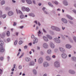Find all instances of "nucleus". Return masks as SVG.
<instances>
[{
  "mask_svg": "<svg viewBox=\"0 0 76 76\" xmlns=\"http://www.w3.org/2000/svg\"><path fill=\"white\" fill-rule=\"evenodd\" d=\"M26 1L27 3L28 4H32V1L31 0H26Z\"/></svg>",
  "mask_w": 76,
  "mask_h": 76,
  "instance_id": "nucleus-23",
  "label": "nucleus"
},
{
  "mask_svg": "<svg viewBox=\"0 0 76 76\" xmlns=\"http://www.w3.org/2000/svg\"><path fill=\"white\" fill-rule=\"evenodd\" d=\"M72 12L74 13H75V14H76V10L74 9L72 10Z\"/></svg>",
  "mask_w": 76,
  "mask_h": 76,
  "instance_id": "nucleus-49",
  "label": "nucleus"
},
{
  "mask_svg": "<svg viewBox=\"0 0 76 76\" xmlns=\"http://www.w3.org/2000/svg\"><path fill=\"white\" fill-rule=\"evenodd\" d=\"M52 3H54V4H55L56 5H57L58 4V2L57 1H55L54 2L53 1H52Z\"/></svg>",
  "mask_w": 76,
  "mask_h": 76,
  "instance_id": "nucleus-34",
  "label": "nucleus"
},
{
  "mask_svg": "<svg viewBox=\"0 0 76 76\" xmlns=\"http://www.w3.org/2000/svg\"><path fill=\"white\" fill-rule=\"evenodd\" d=\"M40 54L41 55H44V52H43L41 51L40 52Z\"/></svg>",
  "mask_w": 76,
  "mask_h": 76,
  "instance_id": "nucleus-60",
  "label": "nucleus"
},
{
  "mask_svg": "<svg viewBox=\"0 0 76 76\" xmlns=\"http://www.w3.org/2000/svg\"><path fill=\"white\" fill-rule=\"evenodd\" d=\"M0 18H2V11H0Z\"/></svg>",
  "mask_w": 76,
  "mask_h": 76,
  "instance_id": "nucleus-41",
  "label": "nucleus"
},
{
  "mask_svg": "<svg viewBox=\"0 0 76 76\" xmlns=\"http://www.w3.org/2000/svg\"><path fill=\"white\" fill-rule=\"evenodd\" d=\"M30 66H34L35 65V62L34 61H31L30 62L29 64Z\"/></svg>",
  "mask_w": 76,
  "mask_h": 76,
  "instance_id": "nucleus-9",
  "label": "nucleus"
},
{
  "mask_svg": "<svg viewBox=\"0 0 76 76\" xmlns=\"http://www.w3.org/2000/svg\"><path fill=\"white\" fill-rule=\"evenodd\" d=\"M42 10L45 14H46V15H48V12L47 11V9H46L45 7H43L42 8Z\"/></svg>",
  "mask_w": 76,
  "mask_h": 76,
  "instance_id": "nucleus-7",
  "label": "nucleus"
},
{
  "mask_svg": "<svg viewBox=\"0 0 76 76\" xmlns=\"http://www.w3.org/2000/svg\"><path fill=\"white\" fill-rule=\"evenodd\" d=\"M62 57V58L66 59L67 58V55L65 53H63L61 54Z\"/></svg>",
  "mask_w": 76,
  "mask_h": 76,
  "instance_id": "nucleus-13",
  "label": "nucleus"
},
{
  "mask_svg": "<svg viewBox=\"0 0 76 76\" xmlns=\"http://www.w3.org/2000/svg\"><path fill=\"white\" fill-rule=\"evenodd\" d=\"M18 13H20V14H21V15H22V14H23L22 12H21V11H20V10H18Z\"/></svg>",
  "mask_w": 76,
  "mask_h": 76,
  "instance_id": "nucleus-52",
  "label": "nucleus"
},
{
  "mask_svg": "<svg viewBox=\"0 0 76 76\" xmlns=\"http://www.w3.org/2000/svg\"><path fill=\"white\" fill-rule=\"evenodd\" d=\"M20 19H23V18H25V16H24L23 14H22L20 15Z\"/></svg>",
  "mask_w": 76,
  "mask_h": 76,
  "instance_id": "nucleus-27",
  "label": "nucleus"
},
{
  "mask_svg": "<svg viewBox=\"0 0 76 76\" xmlns=\"http://www.w3.org/2000/svg\"><path fill=\"white\" fill-rule=\"evenodd\" d=\"M52 57L53 58H56V56L54 55H53Z\"/></svg>",
  "mask_w": 76,
  "mask_h": 76,
  "instance_id": "nucleus-56",
  "label": "nucleus"
},
{
  "mask_svg": "<svg viewBox=\"0 0 76 76\" xmlns=\"http://www.w3.org/2000/svg\"><path fill=\"white\" fill-rule=\"evenodd\" d=\"M45 59L46 60L48 61H50L51 60V57H50V56H48L46 57Z\"/></svg>",
  "mask_w": 76,
  "mask_h": 76,
  "instance_id": "nucleus-11",
  "label": "nucleus"
},
{
  "mask_svg": "<svg viewBox=\"0 0 76 76\" xmlns=\"http://www.w3.org/2000/svg\"><path fill=\"white\" fill-rule=\"evenodd\" d=\"M23 55H24V54L22 53V54L21 55V56H20L19 57V58H22V57L23 56Z\"/></svg>",
  "mask_w": 76,
  "mask_h": 76,
  "instance_id": "nucleus-46",
  "label": "nucleus"
},
{
  "mask_svg": "<svg viewBox=\"0 0 76 76\" xmlns=\"http://www.w3.org/2000/svg\"><path fill=\"white\" fill-rule=\"evenodd\" d=\"M16 22H14V24H13V26H16Z\"/></svg>",
  "mask_w": 76,
  "mask_h": 76,
  "instance_id": "nucleus-57",
  "label": "nucleus"
},
{
  "mask_svg": "<svg viewBox=\"0 0 76 76\" xmlns=\"http://www.w3.org/2000/svg\"><path fill=\"white\" fill-rule=\"evenodd\" d=\"M61 20L62 22H63L64 23L66 24L67 23V20L65 18H62Z\"/></svg>",
  "mask_w": 76,
  "mask_h": 76,
  "instance_id": "nucleus-14",
  "label": "nucleus"
},
{
  "mask_svg": "<svg viewBox=\"0 0 76 76\" xmlns=\"http://www.w3.org/2000/svg\"><path fill=\"white\" fill-rule=\"evenodd\" d=\"M33 73L34 75H36L37 72V71L36 70L34 69L33 71Z\"/></svg>",
  "mask_w": 76,
  "mask_h": 76,
  "instance_id": "nucleus-31",
  "label": "nucleus"
},
{
  "mask_svg": "<svg viewBox=\"0 0 76 76\" xmlns=\"http://www.w3.org/2000/svg\"><path fill=\"white\" fill-rule=\"evenodd\" d=\"M7 16V15L6 14H4L2 15V18H3V19H4V18H6Z\"/></svg>",
  "mask_w": 76,
  "mask_h": 76,
  "instance_id": "nucleus-35",
  "label": "nucleus"
},
{
  "mask_svg": "<svg viewBox=\"0 0 76 76\" xmlns=\"http://www.w3.org/2000/svg\"><path fill=\"white\" fill-rule=\"evenodd\" d=\"M10 7H6L5 8V10L6 11H8L9 10H10Z\"/></svg>",
  "mask_w": 76,
  "mask_h": 76,
  "instance_id": "nucleus-32",
  "label": "nucleus"
},
{
  "mask_svg": "<svg viewBox=\"0 0 76 76\" xmlns=\"http://www.w3.org/2000/svg\"><path fill=\"white\" fill-rule=\"evenodd\" d=\"M60 66V64L59 61H56L54 63V67L56 68H58Z\"/></svg>",
  "mask_w": 76,
  "mask_h": 76,
  "instance_id": "nucleus-1",
  "label": "nucleus"
},
{
  "mask_svg": "<svg viewBox=\"0 0 76 76\" xmlns=\"http://www.w3.org/2000/svg\"><path fill=\"white\" fill-rule=\"evenodd\" d=\"M50 32L51 34H52V35H53L54 34V32L52 31H50Z\"/></svg>",
  "mask_w": 76,
  "mask_h": 76,
  "instance_id": "nucleus-51",
  "label": "nucleus"
},
{
  "mask_svg": "<svg viewBox=\"0 0 76 76\" xmlns=\"http://www.w3.org/2000/svg\"><path fill=\"white\" fill-rule=\"evenodd\" d=\"M20 29H23V26H20L19 27Z\"/></svg>",
  "mask_w": 76,
  "mask_h": 76,
  "instance_id": "nucleus-58",
  "label": "nucleus"
},
{
  "mask_svg": "<svg viewBox=\"0 0 76 76\" xmlns=\"http://www.w3.org/2000/svg\"><path fill=\"white\" fill-rule=\"evenodd\" d=\"M65 47L67 49H70L72 48V45L69 44H67L66 45Z\"/></svg>",
  "mask_w": 76,
  "mask_h": 76,
  "instance_id": "nucleus-12",
  "label": "nucleus"
},
{
  "mask_svg": "<svg viewBox=\"0 0 76 76\" xmlns=\"http://www.w3.org/2000/svg\"><path fill=\"white\" fill-rule=\"evenodd\" d=\"M43 39L45 41H48V38H47V37L43 36Z\"/></svg>",
  "mask_w": 76,
  "mask_h": 76,
  "instance_id": "nucleus-26",
  "label": "nucleus"
},
{
  "mask_svg": "<svg viewBox=\"0 0 76 76\" xmlns=\"http://www.w3.org/2000/svg\"><path fill=\"white\" fill-rule=\"evenodd\" d=\"M7 14L9 16H12L14 15V12L12 11H10L8 12Z\"/></svg>",
  "mask_w": 76,
  "mask_h": 76,
  "instance_id": "nucleus-5",
  "label": "nucleus"
},
{
  "mask_svg": "<svg viewBox=\"0 0 76 76\" xmlns=\"http://www.w3.org/2000/svg\"><path fill=\"white\" fill-rule=\"evenodd\" d=\"M59 49L60 52H61V53H64L65 51V49L63 48L60 47Z\"/></svg>",
  "mask_w": 76,
  "mask_h": 76,
  "instance_id": "nucleus-16",
  "label": "nucleus"
},
{
  "mask_svg": "<svg viewBox=\"0 0 76 76\" xmlns=\"http://www.w3.org/2000/svg\"><path fill=\"white\" fill-rule=\"evenodd\" d=\"M1 38H4V37H5V34L3 33L1 35Z\"/></svg>",
  "mask_w": 76,
  "mask_h": 76,
  "instance_id": "nucleus-36",
  "label": "nucleus"
},
{
  "mask_svg": "<svg viewBox=\"0 0 76 76\" xmlns=\"http://www.w3.org/2000/svg\"><path fill=\"white\" fill-rule=\"evenodd\" d=\"M17 43H18V41L15 40L14 42V45H17Z\"/></svg>",
  "mask_w": 76,
  "mask_h": 76,
  "instance_id": "nucleus-45",
  "label": "nucleus"
},
{
  "mask_svg": "<svg viewBox=\"0 0 76 76\" xmlns=\"http://www.w3.org/2000/svg\"><path fill=\"white\" fill-rule=\"evenodd\" d=\"M29 16H32V17H35V14L33 13H30L28 14Z\"/></svg>",
  "mask_w": 76,
  "mask_h": 76,
  "instance_id": "nucleus-25",
  "label": "nucleus"
},
{
  "mask_svg": "<svg viewBox=\"0 0 76 76\" xmlns=\"http://www.w3.org/2000/svg\"><path fill=\"white\" fill-rule=\"evenodd\" d=\"M47 52L48 54H51L52 53L51 50V49H49L48 50Z\"/></svg>",
  "mask_w": 76,
  "mask_h": 76,
  "instance_id": "nucleus-28",
  "label": "nucleus"
},
{
  "mask_svg": "<svg viewBox=\"0 0 76 76\" xmlns=\"http://www.w3.org/2000/svg\"><path fill=\"white\" fill-rule=\"evenodd\" d=\"M22 41H20L19 42V45H21L22 44Z\"/></svg>",
  "mask_w": 76,
  "mask_h": 76,
  "instance_id": "nucleus-50",
  "label": "nucleus"
},
{
  "mask_svg": "<svg viewBox=\"0 0 76 76\" xmlns=\"http://www.w3.org/2000/svg\"><path fill=\"white\" fill-rule=\"evenodd\" d=\"M39 29V27H38V26H37L36 27L35 30L36 31H37Z\"/></svg>",
  "mask_w": 76,
  "mask_h": 76,
  "instance_id": "nucleus-44",
  "label": "nucleus"
},
{
  "mask_svg": "<svg viewBox=\"0 0 76 76\" xmlns=\"http://www.w3.org/2000/svg\"><path fill=\"white\" fill-rule=\"evenodd\" d=\"M34 41H35V42L37 43V42H38V39L37 38H34Z\"/></svg>",
  "mask_w": 76,
  "mask_h": 76,
  "instance_id": "nucleus-39",
  "label": "nucleus"
},
{
  "mask_svg": "<svg viewBox=\"0 0 76 76\" xmlns=\"http://www.w3.org/2000/svg\"><path fill=\"white\" fill-rule=\"evenodd\" d=\"M7 59L8 60V61H9V59H10V57L8 56L7 57Z\"/></svg>",
  "mask_w": 76,
  "mask_h": 76,
  "instance_id": "nucleus-59",
  "label": "nucleus"
},
{
  "mask_svg": "<svg viewBox=\"0 0 76 76\" xmlns=\"http://www.w3.org/2000/svg\"><path fill=\"white\" fill-rule=\"evenodd\" d=\"M26 11L27 12H29L30 11V9L28 7H26Z\"/></svg>",
  "mask_w": 76,
  "mask_h": 76,
  "instance_id": "nucleus-37",
  "label": "nucleus"
},
{
  "mask_svg": "<svg viewBox=\"0 0 76 76\" xmlns=\"http://www.w3.org/2000/svg\"><path fill=\"white\" fill-rule=\"evenodd\" d=\"M6 3V2L4 0H2L0 2V4L1 6H3V5H4V4H5V3Z\"/></svg>",
  "mask_w": 76,
  "mask_h": 76,
  "instance_id": "nucleus-21",
  "label": "nucleus"
},
{
  "mask_svg": "<svg viewBox=\"0 0 76 76\" xmlns=\"http://www.w3.org/2000/svg\"><path fill=\"white\" fill-rule=\"evenodd\" d=\"M34 23H35L36 25H37V24H38V21L37 20H36L34 21Z\"/></svg>",
  "mask_w": 76,
  "mask_h": 76,
  "instance_id": "nucleus-48",
  "label": "nucleus"
},
{
  "mask_svg": "<svg viewBox=\"0 0 76 76\" xmlns=\"http://www.w3.org/2000/svg\"><path fill=\"white\" fill-rule=\"evenodd\" d=\"M15 34L16 35L18 36V34H19V33L18 32H15Z\"/></svg>",
  "mask_w": 76,
  "mask_h": 76,
  "instance_id": "nucleus-63",
  "label": "nucleus"
},
{
  "mask_svg": "<svg viewBox=\"0 0 76 76\" xmlns=\"http://www.w3.org/2000/svg\"><path fill=\"white\" fill-rule=\"evenodd\" d=\"M25 60L26 62H28L31 61V59L28 57H26L25 58Z\"/></svg>",
  "mask_w": 76,
  "mask_h": 76,
  "instance_id": "nucleus-20",
  "label": "nucleus"
},
{
  "mask_svg": "<svg viewBox=\"0 0 76 76\" xmlns=\"http://www.w3.org/2000/svg\"><path fill=\"white\" fill-rule=\"evenodd\" d=\"M68 22L69 23H71V24H73V21H71L70 20H69Z\"/></svg>",
  "mask_w": 76,
  "mask_h": 76,
  "instance_id": "nucleus-43",
  "label": "nucleus"
},
{
  "mask_svg": "<svg viewBox=\"0 0 76 76\" xmlns=\"http://www.w3.org/2000/svg\"><path fill=\"white\" fill-rule=\"evenodd\" d=\"M50 45L51 48H54L55 45H54V44L52 42H50Z\"/></svg>",
  "mask_w": 76,
  "mask_h": 76,
  "instance_id": "nucleus-15",
  "label": "nucleus"
},
{
  "mask_svg": "<svg viewBox=\"0 0 76 76\" xmlns=\"http://www.w3.org/2000/svg\"><path fill=\"white\" fill-rule=\"evenodd\" d=\"M68 73L69 74H71V75H75V74L76 73V72H75V71L72 69H69L68 70Z\"/></svg>",
  "mask_w": 76,
  "mask_h": 76,
  "instance_id": "nucleus-3",
  "label": "nucleus"
},
{
  "mask_svg": "<svg viewBox=\"0 0 76 76\" xmlns=\"http://www.w3.org/2000/svg\"><path fill=\"white\" fill-rule=\"evenodd\" d=\"M66 17L69 19H70V20H73V18L70 16V15H66Z\"/></svg>",
  "mask_w": 76,
  "mask_h": 76,
  "instance_id": "nucleus-19",
  "label": "nucleus"
},
{
  "mask_svg": "<svg viewBox=\"0 0 76 76\" xmlns=\"http://www.w3.org/2000/svg\"><path fill=\"white\" fill-rule=\"evenodd\" d=\"M37 50H39L40 49V48L39 46H37Z\"/></svg>",
  "mask_w": 76,
  "mask_h": 76,
  "instance_id": "nucleus-64",
  "label": "nucleus"
},
{
  "mask_svg": "<svg viewBox=\"0 0 76 76\" xmlns=\"http://www.w3.org/2000/svg\"><path fill=\"white\" fill-rule=\"evenodd\" d=\"M3 72V71H2V69H0V74L1 75V73Z\"/></svg>",
  "mask_w": 76,
  "mask_h": 76,
  "instance_id": "nucleus-55",
  "label": "nucleus"
},
{
  "mask_svg": "<svg viewBox=\"0 0 76 76\" xmlns=\"http://www.w3.org/2000/svg\"><path fill=\"white\" fill-rule=\"evenodd\" d=\"M73 38L74 42H76V37L74 36L73 37Z\"/></svg>",
  "mask_w": 76,
  "mask_h": 76,
  "instance_id": "nucleus-40",
  "label": "nucleus"
},
{
  "mask_svg": "<svg viewBox=\"0 0 76 76\" xmlns=\"http://www.w3.org/2000/svg\"><path fill=\"white\" fill-rule=\"evenodd\" d=\"M46 36L49 39H53L52 36L50 35L49 34L47 35Z\"/></svg>",
  "mask_w": 76,
  "mask_h": 76,
  "instance_id": "nucleus-24",
  "label": "nucleus"
},
{
  "mask_svg": "<svg viewBox=\"0 0 76 76\" xmlns=\"http://www.w3.org/2000/svg\"><path fill=\"white\" fill-rule=\"evenodd\" d=\"M43 62V58L42 57H40L38 60V63L39 64H41Z\"/></svg>",
  "mask_w": 76,
  "mask_h": 76,
  "instance_id": "nucleus-8",
  "label": "nucleus"
},
{
  "mask_svg": "<svg viewBox=\"0 0 76 76\" xmlns=\"http://www.w3.org/2000/svg\"><path fill=\"white\" fill-rule=\"evenodd\" d=\"M22 66H21V65H19L18 66V69H19L20 70L21 69H22Z\"/></svg>",
  "mask_w": 76,
  "mask_h": 76,
  "instance_id": "nucleus-42",
  "label": "nucleus"
},
{
  "mask_svg": "<svg viewBox=\"0 0 76 76\" xmlns=\"http://www.w3.org/2000/svg\"><path fill=\"white\" fill-rule=\"evenodd\" d=\"M43 47L45 49H48V45L47 43H45L43 44Z\"/></svg>",
  "mask_w": 76,
  "mask_h": 76,
  "instance_id": "nucleus-4",
  "label": "nucleus"
},
{
  "mask_svg": "<svg viewBox=\"0 0 76 76\" xmlns=\"http://www.w3.org/2000/svg\"><path fill=\"white\" fill-rule=\"evenodd\" d=\"M62 30H64V29H65V27H64L63 26H62Z\"/></svg>",
  "mask_w": 76,
  "mask_h": 76,
  "instance_id": "nucleus-61",
  "label": "nucleus"
},
{
  "mask_svg": "<svg viewBox=\"0 0 76 76\" xmlns=\"http://www.w3.org/2000/svg\"><path fill=\"white\" fill-rule=\"evenodd\" d=\"M52 13H53L54 14H56V11L54 10H52Z\"/></svg>",
  "mask_w": 76,
  "mask_h": 76,
  "instance_id": "nucleus-54",
  "label": "nucleus"
},
{
  "mask_svg": "<svg viewBox=\"0 0 76 76\" xmlns=\"http://www.w3.org/2000/svg\"><path fill=\"white\" fill-rule=\"evenodd\" d=\"M48 4L49 6H50L52 7H54V6L50 2L48 3Z\"/></svg>",
  "mask_w": 76,
  "mask_h": 76,
  "instance_id": "nucleus-33",
  "label": "nucleus"
},
{
  "mask_svg": "<svg viewBox=\"0 0 76 76\" xmlns=\"http://www.w3.org/2000/svg\"><path fill=\"white\" fill-rule=\"evenodd\" d=\"M21 10L23 12H25L26 10V7H23L21 8Z\"/></svg>",
  "mask_w": 76,
  "mask_h": 76,
  "instance_id": "nucleus-29",
  "label": "nucleus"
},
{
  "mask_svg": "<svg viewBox=\"0 0 76 76\" xmlns=\"http://www.w3.org/2000/svg\"><path fill=\"white\" fill-rule=\"evenodd\" d=\"M24 48L25 49H27V48H28V45H25V46L24 47Z\"/></svg>",
  "mask_w": 76,
  "mask_h": 76,
  "instance_id": "nucleus-47",
  "label": "nucleus"
},
{
  "mask_svg": "<svg viewBox=\"0 0 76 76\" xmlns=\"http://www.w3.org/2000/svg\"><path fill=\"white\" fill-rule=\"evenodd\" d=\"M0 51L1 53H3L4 51V49L3 48V47L0 48Z\"/></svg>",
  "mask_w": 76,
  "mask_h": 76,
  "instance_id": "nucleus-22",
  "label": "nucleus"
},
{
  "mask_svg": "<svg viewBox=\"0 0 76 76\" xmlns=\"http://www.w3.org/2000/svg\"><path fill=\"white\" fill-rule=\"evenodd\" d=\"M51 28L53 30H55L56 31H58V32L60 31V28L56 26H51Z\"/></svg>",
  "mask_w": 76,
  "mask_h": 76,
  "instance_id": "nucleus-2",
  "label": "nucleus"
},
{
  "mask_svg": "<svg viewBox=\"0 0 76 76\" xmlns=\"http://www.w3.org/2000/svg\"><path fill=\"white\" fill-rule=\"evenodd\" d=\"M10 38H8L7 39V42H9V41H10Z\"/></svg>",
  "mask_w": 76,
  "mask_h": 76,
  "instance_id": "nucleus-53",
  "label": "nucleus"
},
{
  "mask_svg": "<svg viewBox=\"0 0 76 76\" xmlns=\"http://www.w3.org/2000/svg\"><path fill=\"white\" fill-rule=\"evenodd\" d=\"M38 24L39 26H41V23H40L39 22H38Z\"/></svg>",
  "mask_w": 76,
  "mask_h": 76,
  "instance_id": "nucleus-62",
  "label": "nucleus"
},
{
  "mask_svg": "<svg viewBox=\"0 0 76 76\" xmlns=\"http://www.w3.org/2000/svg\"><path fill=\"white\" fill-rule=\"evenodd\" d=\"M6 35L7 37L10 36V32L9 31H7L6 33Z\"/></svg>",
  "mask_w": 76,
  "mask_h": 76,
  "instance_id": "nucleus-38",
  "label": "nucleus"
},
{
  "mask_svg": "<svg viewBox=\"0 0 76 76\" xmlns=\"http://www.w3.org/2000/svg\"><path fill=\"white\" fill-rule=\"evenodd\" d=\"M4 45V42L2 40L0 41V48L2 47L3 45Z\"/></svg>",
  "mask_w": 76,
  "mask_h": 76,
  "instance_id": "nucleus-18",
  "label": "nucleus"
},
{
  "mask_svg": "<svg viewBox=\"0 0 76 76\" xmlns=\"http://www.w3.org/2000/svg\"><path fill=\"white\" fill-rule=\"evenodd\" d=\"M43 66L45 67H48L49 66V63L47 61L43 63Z\"/></svg>",
  "mask_w": 76,
  "mask_h": 76,
  "instance_id": "nucleus-6",
  "label": "nucleus"
},
{
  "mask_svg": "<svg viewBox=\"0 0 76 76\" xmlns=\"http://www.w3.org/2000/svg\"><path fill=\"white\" fill-rule=\"evenodd\" d=\"M63 4L64 6H68L69 4L68 2L66 0H65L63 1Z\"/></svg>",
  "mask_w": 76,
  "mask_h": 76,
  "instance_id": "nucleus-17",
  "label": "nucleus"
},
{
  "mask_svg": "<svg viewBox=\"0 0 76 76\" xmlns=\"http://www.w3.org/2000/svg\"><path fill=\"white\" fill-rule=\"evenodd\" d=\"M72 58L73 61L76 62V57H75L73 56L72 57Z\"/></svg>",
  "mask_w": 76,
  "mask_h": 76,
  "instance_id": "nucleus-30",
  "label": "nucleus"
},
{
  "mask_svg": "<svg viewBox=\"0 0 76 76\" xmlns=\"http://www.w3.org/2000/svg\"><path fill=\"white\" fill-rule=\"evenodd\" d=\"M54 41L56 42V43L58 44H59L60 43V40L58 39L57 38H55L54 39Z\"/></svg>",
  "mask_w": 76,
  "mask_h": 76,
  "instance_id": "nucleus-10",
  "label": "nucleus"
}]
</instances>
